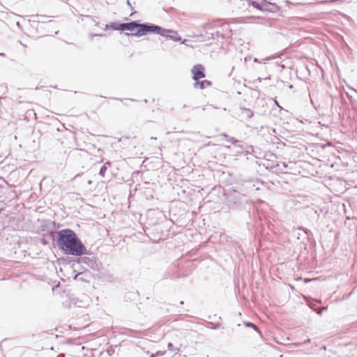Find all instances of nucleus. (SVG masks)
Masks as SVG:
<instances>
[{
	"label": "nucleus",
	"instance_id": "32",
	"mask_svg": "<svg viewBox=\"0 0 357 357\" xmlns=\"http://www.w3.org/2000/svg\"><path fill=\"white\" fill-rule=\"evenodd\" d=\"M347 219L350 220V219H351V218L350 217L347 216Z\"/></svg>",
	"mask_w": 357,
	"mask_h": 357
},
{
	"label": "nucleus",
	"instance_id": "1",
	"mask_svg": "<svg viewBox=\"0 0 357 357\" xmlns=\"http://www.w3.org/2000/svg\"><path fill=\"white\" fill-rule=\"evenodd\" d=\"M50 236L59 250L66 255L82 256L88 254V250L77 234L66 228L57 231H51Z\"/></svg>",
	"mask_w": 357,
	"mask_h": 357
},
{
	"label": "nucleus",
	"instance_id": "26",
	"mask_svg": "<svg viewBox=\"0 0 357 357\" xmlns=\"http://www.w3.org/2000/svg\"><path fill=\"white\" fill-rule=\"evenodd\" d=\"M42 243H43V244H44V245H45V244H46V241H45V240H43V241H42Z\"/></svg>",
	"mask_w": 357,
	"mask_h": 357
},
{
	"label": "nucleus",
	"instance_id": "5",
	"mask_svg": "<svg viewBox=\"0 0 357 357\" xmlns=\"http://www.w3.org/2000/svg\"><path fill=\"white\" fill-rule=\"evenodd\" d=\"M230 32H231V30L229 29L228 31L225 32V33H221L220 31H217L215 33H210V35H207L206 36H204L203 35H200V37L202 38V39H201V40L209 41L211 39H212V40L217 39L218 41L219 38H220L222 40L227 39L230 37ZM206 34H208V33H206Z\"/></svg>",
	"mask_w": 357,
	"mask_h": 357
},
{
	"label": "nucleus",
	"instance_id": "8",
	"mask_svg": "<svg viewBox=\"0 0 357 357\" xmlns=\"http://www.w3.org/2000/svg\"><path fill=\"white\" fill-rule=\"evenodd\" d=\"M266 2V0H249V5L259 10H264Z\"/></svg>",
	"mask_w": 357,
	"mask_h": 357
},
{
	"label": "nucleus",
	"instance_id": "10",
	"mask_svg": "<svg viewBox=\"0 0 357 357\" xmlns=\"http://www.w3.org/2000/svg\"><path fill=\"white\" fill-rule=\"evenodd\" d=\"M211 84H212V82L207 79H204L202 81L197 80V82H195L194 87L195 89H204L206 86H209Z\"/></svg>",
	"mask_w": 357,
	"mask_h": 357
},
{
	"label": "nucleus",
	"instance_id": "18",
	"mask_svg": "<svg viewBox=\"0 0 357 357\" xmlns=\"http://www.w3.org/2000/svg\"><path fill=\"white\" fill-rule=\"evenodd\" d=\"M73 278L76 280H79V281H84V278L82 277V273H78L77 274L75 275V276L73 277Z\"/></svg>",
	"mask_w": 357,
	"mask_h": 357
},
{
	"label": "nucleus",
	"instance_id": "15",
	"mask_svg": "<svg viewBox=\"0 0 357 357\" xmlns=\"http://www.w3.org/2000/svg\"><path fill=\"white\" fill-rule=\"evenodd\" d=\"M240 109L242 113H243L245 114V116L247 117L248 119H250L253 116L254 112L251 109L243 107H241Z\"/></svg>",
	"mask_w": 357,
	"mask_h": 357
},
{
	"label": "nucleus",
	"instance_id": "30",
	"mask_svg": "<svg viewBox=\"0 0 357 357\" xmlns=\"http://www.w3.org/2000/svg\"><path fill=\"white\" fill-rule=\"evenodd\" d=\"M322 349H326V346H323Z\"/></svg>",
	"mask_w": 357,
	"mask_h": 357
},
{
	"label": "nucleus",
	"instance_id": "22",
	"mask_svg": "<svg viewBox=\"0 0 357 357\" xmlns=\"http://www.w3.org/2000/svg\"><path fill=\"white\" fill-rule=\"evenodd\" d=\"M274 103L276 106H278L279 108L282 109V107L279 105L278 102L276 99H274Z\"/></svg>",
	"mask_w": 357,
	"mask_h": 357
},
{
	"label": "nucleus",
	"instance_id": "7",
	"mask_svg": "<svg viewBox=\"0 0 357 357\" xmlns=\"http://www.w3.org/2000/svg\"><path fill=\"white\" fill-rule=\"evenodd\" d=\"M244 196H241L239 193H234L231 198H229L227 200L228 206L231 208L238 207L241 204V198H243Z\"/></svg>",
	"mask_w": 357,
	"mask_h": 357
},
{
	"label": "nucleus",
	"instance_id": "11",
	"mask_svg": "<svg viewBox=\"0 0 357 357\" xmlns=\"http://www.w3.org/2000/svg\"><path fill=\"white\" fill-rule=\"evenodd\" d=\"M264 10L271 13H275L280 10V7L277 4L271 3L267 1Z\"/></svg>",
	"mask_w": 357,
	"mask_h": 357
},
{
	"label": "nucleus",
	"instance_id": "24",
	"mask_svg": "<svg viewBox=\"0 0 357 357\" xmlns=\"http://www.w3.org/2000/svg\"><path fill=\"white\" fill-rule=\"evenodd\" d=\"M304 231H305L306 234H308L309 233H311V231L309 229H304Z\"/></svg>",
	"mask_w": 357,
	"mask_h": 357
},
{
	"label": "nucleus",
	"instance_id": "23",
	"mask_svg": "<svg viewBox=\"0 0 357 357\" xmlns=\"http://www.w3.org/2000/svg\"><path fill=\"white\" fill-rule=\"evenodd\" d=\"M26 113L29 114H33L36 116V113L34 112L33 110H28L26 112Z\"/></svg>",
	"mask_w": 357,
	"mask_h": 357
},
{
	"label": "nucleus",
	"instance_id": "13",
	"mask_svg": "<svg viewBox=\"0 0 357 357\" xmlns=\"http://www.w3.org/2000/svg\"><path fill=\"white\" fill-rule=\"evenodd\" d=\"M222 136L225 137V138H227V141L229 142H230L231 144L236 146H240V145L238 144L241 142L237 140L236 139H235L234 137H229L228 135H227L226 133H222L221 134Z\"/></svg>",
	"mask_w": 357,
	"mask_h": 357
},
{
	"label": "nucleus",
	"instance_id": "20",
	"mask_svg": "<svg viewBox=\"0 0 357 357\" xmlns=\"http://www.w3.org/2000/svg\"><path fill=\"white\" fill-rule=\"evenodd\" d=\"M165 354V351H158L156 353H155V356H162Z\"/></svg>",
	"mask_w": 357,
	"mask_h": 357
},
{
	"label": "nucleus",
	"instance_id": "9",
	"mask_svg": "<svg viewBox=\"0 0 357 357\" xmlns=\"http://www.w3.org/2000/svg\"><path fill=\"white\" fill-rule=\"evenodd\" d=\"M136 25H137V20L130 21L129 22H122L121 31H135V29L137 28Z\"/></svg>",
	"mask_w": 357,
	"mask_h": 357
},
{
	"label": "nucleus",
	"instance_id": "6",
	"mask_svg": "<svg viewBox=\"0 0 357 357\" xmlns=\"http://www.w3.org/2000/svg\"><path fill=\"white\" fill-rule=\"evenodd\" d=\"M192 79L195 82L205 77L204 67L201 64L195 65L192 70Z\"/></svg>",
	"mask_w": 357,
	"mask_h": 357
},
{
	"label": "nucleus",
	"instance_id": "14",
	"mask_svg": "<svg viewBox=\"0 0 357 357\" xmlns=\"http://www.w3.org/2000/svg\"><path fill=\"white\" fill-rule=\"evenodd\" d=\"M112 165V162L110 161L106 162L100 169L99 174L104 177L105 175V172L108 168V167H110Z\"/></svg>",
	"mask_w": 357,
	"mask_h": 357
},
{
	"label": "nucleus",
	"instance_id": "27",
	"mask_svg": "<svg viewBox=\"0 0 357 357\" xmlns=\"http://www.w3.org/2000/svg\"><path fill=\"white\" fill-rule=\"evenodd\" d=\"M184 304V301H180V305H183Z\"/></svg>",
	"mask_w": 357,
	"mask_h": 357
},
{
	"label": "nucleus",
	"instance_id": "21",
	"mask_svg": "<svg viewBox=\"0 0 357 357\" xmlns=\"http://www.w3.org/2000/svg\"><path fill=\"white\" fill-rule=\"evenodd\" d=\"M105 36L104 34L102 33H98V34H91V39H93L94 37L96 36Z\"/></svg>",
	"mask_w": 357,
	"mask_h": 357
},
{
	"label": "nucleus",
	"instance_id": "2",
	"mask_svg": "<svg viewBox=\"0 0 357 357\" xmlns=\"http://www.w3.org/2000/svg\"><path fill=\"white\" fill-rule=\"evenodd\" d=\"M136 26L135 33H126V35L135 37H141L151 33L158 35V31L162 30L161 26L159 25L148 22L140 23L138 20H137Z\"/></svg>",
	"mask_w": 357,
	"mask_h": 357
},
{
	"label": "nucleus",
	"instance_id": "17",
	"mask_svg": "<svg viewBox=\"0 0 357 357\" xmlns=\"http://www.w3.org/2000/svg\"><path fill=\"white\" fill-rule=\"evenodd\" d=\"M209 324L211 325V328L216 330L221 327V324L220 322L213 323V322H209Z\"/></svg>",
	"mask_w": 357,
	"mask_h": 357
},
{
	"label": "nucleus",
	"instance_id": "31",
	"mask_svg": "<svg viewBox=\"0 0 357 357\" xmlns=\"http://www.w3.org/2000/svg\"><path fill=\"white\" fill-rule=\"evenodd\" d=\"M289 89H291L293 87V86L292 85H289Z\"/></svg>",
	"mask_w": 357,
	"mask_h": 357
},
{
	"label": "nucleus",
	"instance_id": "12",
	"mask_svg": "<svg viewBox=\"0 0 357 357\" xmlns=\"http://www.w3.org/2000/svg\"><path fill=\"white\" fill-rule=\"evenodd\" d=\"M121 26H122V22H110L109 24H105V29H112L113 30H115V31H121Z\"/></svg>",
	"mask_w": 357,
	"mask_h": 357
},
{
	"label": "nucleus",
	"instance_id": "25",
	"mask_svg": "<svg viewBox=\"0 0 357 357\" xmlns=\"http://www.w3.org/2000/svg\"><path fill=\"white\" fill-rule=\"evenodd\" d=\"M0 56L3 57L6 56V54L4 53H0Z\"/></svg>",
	"mask_w": 357,
	"mask_h": 357
},
{
	"label": "nucleus",
	"instance_id": "34",
	"mask_svg": "<svg viewBox=\"0 0 357 357\" xmlns=\"http://www.w3.org/2000/svg\"><path fill=\"white\" fill-rule=\"evenodd\" d=\"M183 107L185 108V107H187V105H184Z\"/></svg>",
	"mask_w": 357,
	"mask_h": 357
},
{
	"label": "nucleus",
	"instance_id": "33",
	"mask_svg": "<svg viewBox=\"0 0 357 357\" xmlns=\"http://www.w3.org/2000/svg\"><path fill=\"white\" fill-rule=\"evenodd\" d=\"M208 25H205V26H204V27H205V29H207V28H208Z\"/></svg>",
	"mask_w": 357,
	"mask_h": 357
},
{
	"label": "nucleus",
	"instance_id": "4",
	"mask_svg": "<svg viewBox=\"0 0 357 357\" xmlns=\"http://www.w3.org/2000/svg\"><path fill=\"white\" fill-rule=\"evenodd\" d=\"M77 262L80 264H86L87 268H92L93 270H98L99 268V264L96 257H82L79 256Z\"/></svg>",
	"mask_w": 357,
	"mask_h": 357
},
{
	"label": "nucleus",
	"instance_id": "28",
	"mask_svg": "<svg viewBox=\"0 0 357 357\" xmlns=\"http://www.w3.org/2000/svg\"><path fill=\"white\" fill-rule=\"evenodd\" d=\"M254 61L255 62H258V59L257 58H255Z\"/></svg>",
	"mask_w": 357,
	"mask_h": 357
},
{
	"label": "nucleus",
	"instance_id": "19",
	"mask_svg": "<svg viewBox=\"0 0 357 357\" xmlns=\"http://www.w3.org/2000/svg\"><path fill=\"white\" fill-rule=\"evenodd\" d=\"M167 348L169 350H172V351H174V350L179 351V348L174 349V347L172 342L168 343Z\"/></svg>",
	"mask_w": 357,
	"mask_h": 357
},
{
	"label": "nucleus",
	"instance_id": "16",
	"mask_svg": "<svg viewBox=\"0 0 357 357\" xmlns=\"http://www.w3.org/2000/svg\"><path fill=\"white\" fill-rule=\"evenodd\" d=\"M243 324L246 327L252 328H253L256 331H258V327L255 324H253L252 322L244 321Z\"/></svg>",
	"mask_w": 357,
	"mask_h": 357
},
{
	"label": "nucleus",
	"instance_id": "3",
	"mask_svg": "<svg viewBox=\"0 0 357 357\" xmlns=\"http://www.w3.org/2000/svg\"><path fill=\"white\" fill-rule=\"evenodd\" d=\"M161 31H158V35L166 38L167 39L172 40L174 42H179L181 40V37L178 36L177 31L173 29H165L161 26Z\"/></svg>",
	"mask_w": 357,
	"mask_h": 357
},
{
	"label": "nucleus",
	"instance_id": "29",
	"mask_svg": "<svg viewBox=\"0 0 357 357\" xmlns=\"http://www.w3.org/2000/svg\"><path fill=\"white\" fill-rule=\"evenodd\" d=\"M127 3H128L129 6H130V5H131V4H130V1H129V0H128V1H127Z\"/></svg>",
	"mask_w": 357,
	"mask_h": 357
}]
</instances>
